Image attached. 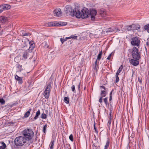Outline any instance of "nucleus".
I'll return each instance as SVG.
<instances>
[{
  "label": "nucleus",
  "instance_id": "obj_1",
  "mask_svg": "<svg viewBox=\"0 0 149 149\" xmlns=\"http://www.w3.org/2000/svg\"><path fill=\"white\" fill-rule=\"evenodd\" d=\"M23 137L27 140L29 141L31 139L33 136V132L31 130L26 129L23 132Z\"/></svg>",
  "mask_w": 149,
  "mask_h": 149
},
{
  "label": "nucleus",
  "instance_id": "obj_2",
  "mask_svg": "<svg viewBox=\"0 0 149 149\" xmlns=\"http://www.w3.org/2000/svg\"><path fill=\"white\" fill-rule=\"evenodd\" d=\"M27 141L23 136H20L16 137L15 139V143L17 146H22Z\"/></svg>",
  "mask_w": 149,
  "mask_h": 149
},
{
  "label": "nucleus",
  "instance_id": "obj_3",
  "mask_svg": "<svg viewBox=\"0 0 149 149\" xmlns=\"http://www.w3.org/2000/svg\"><path fill=\"white\" fill-rule=\"evenodd\" d=\"M132 57L134 59H139L141 58L140 54L137 48L134 47L132 49Z\"/></svg>",
  "mask_w": 149,
  "mask_h": 149
},
{
  "label": "nucleus",
  "instance_id": "obj_4",
  "mask_svg": "<svg viewBox=\"0 0 149 149\" xmlns=\"http://www.w3.org/2000/svg\"><path fill=\"white\" fill-rule=\"evenodd\" d=\"M80 17L83 19L88 18L90 16V13L88 9L84 8L81 10L80 13Z\"/></svg>",
  "mask_w": 149,
  "mask_h": 149
},
{
  "label": "nucleus",
  "instance_id": "obj_5",
  "mask_svg": "<svg viewBox=\"0 0 149 149\" xmlns=\"http://www.w3.org/2000/svg\"><path fill=\"white\" fill-rule=\"evenodd\" d=\"M48 26L49 27L53 26H60L65 25V22H57L56 21L51 22H48L47 24Z\"/></svg>",
  "mask_w": 149,
  "mask_h": 149
},
{
  "label": "nucleus",
  "instance_id": "obj_6",
  "mask_svg": "<svg viewBox=\"0 0 149 149\" xmlns=\"http://www.w3.org/2000/svg\"><path fill=\"white\" fill-rule=\"evenodd\" d=\"M51 84L49 83L46 87L44 93V96L45 98L47 99L49 98Z\"/></svg>",
  "mask_w": 149,
  "mask_h": 149
},
{
  "label": "nucleus",
  "instance_id": "obj_7",
  "mask_svg": "<svg viewBox=\"0 0 149 149\" xmlns=\"http://www.w3.org/2000/svg\"><path fill=\"white\" fill-rule=\"evenodd\" d=\"M140 42L139 38L135 37L132 38L131 43L133 45L138 46L140 45Z\"/></svg>",
  "mask_w": 149,
  "mask_h": 149
},
{
  "label": "nucleus",
  "instance_id": "obj_8",
  "mask_svg": "<svg viewBox=\"0 0 149 149\" xmlns=\"http://www.w3.org/2000/svg\"><path fill=\"white\" fill-rule=\"evenodd\" d=\"M80 12L77 8H75L72 9V13L71 16H75L77 18H80Z\"/></svg>",
  "mask_w": 149,
  "mask_h": 149
},
{
  "label": "nucleus",
  "instance_id": "obj_9",
  "mask_svg": "<svg viewBox=\"0 0 149 149\" xmlns=\"http://www.w3.org/2000/svg\"><path fill=\"white\" fill-rule=\"evenodd\" d=\"M90 13L91 20L92 21H94L95 19V16L97 13V11L95 9H92L90 10Z\"/></svg>",
  "mask_w": 149,
  "mask_h": 149
},
{
  "label": "nucleus",
  "instance_id": "obj_10",
  "mask_svg": "<svg viewBox=\"0 0 149 149\" xmlns=\"http://www.w3.org/2000/svg\"><path fill=\"white\" fill-rule=\"evenodd\" d=\"M72 9L70 6H67L66 7L65 13L67 15H71Z\"/></svg>",
  "mask_w": 149,
  "mask_h": 149
},
{
  "label": "nucleus",
  "instance_id": "obj_11",
  "mask_svg": "<svg viewBox=\"0 0 149 149\" xmlns=\"http://www.w3.org/2000/svg\"><path fill=\"white\" fill-rule=\"evenodd\" d=\"M54 16L59 17L62 15V12L61 10L59 8H58L54 10Z\"/></svg>",
  "mask_w": 149,
  "mask_h": 149
},
{
  "label": "nucleus",
  "instance_id": "obj_12",
  "mask_svg": "<svg viewBox=\"0 0 149 149\" xmlns=\"http://www.w3.org/2000/svg\"><path fill=\"white\" fill-rule=\"evenodd\" d=\"M139 59H132L130 60V63L134 66H136L139 64Z\"/></svg>",
  "mask_w": 149,
  "mask_h": 149
},
{
  "label": "nucleus",
  "instance_id": "obj_13",
  "mask_svg": "<svg viewBox=\"0 0 149 149\" xmlns=\"http://www.w3.org/2000/svg\"><path fill=\"white\" fill-rule=\"evenodd\" d=\"M1 9H0V13H1L4 10H8L11 8V6L9 5L4 4L1 6Z\"/></svg>",
  "mask_w": 149,
  "mask_h": 149
},
{
  "label": "nucleus",
  "instance_id": "obj_14",
  "mask_svg": "<svg viewBox=\"0 0 149 149\" xmlns=\"http://www.w3.org/2000/svg\"><path fill=\"white\" fill-rule=\"evenodd\" d=\"M131 31H134L139 29L140 28L139 25L136 24H132L130 25Z\"/></svg>",
  "mask_w": 149,
  "mask_h": 149
},
{
  "label": "nucleus",
  "instance_id": "obj_15",
  "mask_svg": "<svg viewBox=\"0 0 149 149\" xmlns=\"http://www.w3.org/2000/svg\"><path fill=\"white\" fill-rule=\"evenodd\" d=\"M99 13L100 15L102 17H104L107 15V13L105 10L104 9H101L100 10Z\"/></svg>",
  "mask_w": 149,
  "mask_h": 149
},
{
  "label": "nucleus",
  "instance_id": "obj_16",
  "mask_svg": "<svg viewBox=\"0 0 149 149\" xmlns=\"http://www.w3.org/2000/svg\"><path fill=\"white\" fill-rule=\"evenodd\" d=\"M15 79L18 81L19 84H22L23 83L22 79V78L19 77L16 74L15 75Z\"/></svg>",
  "mask_w": 149,
  "mask_h": 149
},
{
  "label": "nucleus",
  "instance_id": "obj_17",
  "mask_svg": "<svg viewBox=\"0 0 149 149\" xmlns=\"http://www.w3.org/2000/svg\"><path fill=\"white\" fill-rule=\"evenodd\" d=\"M8 20L7 17L2 16L0 17V21L2 23H4Z\"/></svg>",
  "mask_w": 149,
  "mask_h": 149
},
{
  "label": "nucleus",
  "instance_id": "obj_18",
  "mask_svg": "<svg viewBox=\"0 0 149 149\" xmlns=\"http://www.w3.org/2000/svg\"><path fill=\"white\" fill-rule=\"evenodd\" d=\"M107 94V92L106 90H101L100 92L101 96L104 97L106 96Z\"/></svg>",
  "mask_w": 149,
  "mask_h": 149
},
{
  "label": "nucleus",
  "instance_id": "obj_19",
  "mask_svg": "<svg viewBox=\"0 0 149 149\" xmlns=\"http://www.w3.org/2000/svg\"><path fill=\"white\" fill-rule=\"evenodd\" d=\"M30 45V48L31 49H33L35 47V44L33 41H31L29 42Z\"/></svg>",
  "mask_w": 149,
  "mask_h": 149
},
{
  "label": "nucleus",
  "instance_id": "obj_20",
  "mask_svg": "<svg viewBox=\"0 0 149 149\" xmlns=\"http://www.w3.org/2000/svg\"><path fill=\"white\" fill-rule=\"evenodd\" d=\"M28 55L29 54L27 52H24L22 56L23 58H22V59L24 60L26 59L28 56Z\"/></svg>",
  "mask_w": 149,
  "mask_h": 149
},
{
  "label": "nucleus",
  "instance_id": "obj_21",
  "mask_svg": "<svg viewBox=\"0 0 149 149\" xmlns=\"http://www.w3.org/2000/svg\"><path fill=\"white\" fill-rule=\"evenodd\" d=\"M31 110V109H29V110L25 114L24 117L25 118L28 117L30 114V111Z\"/></svg>",
  "mask_w": 149,
  "mask_h": 149
},
{
  "label": "nucleus",
  "instance_id": "obj_22",
  "mask_svg": "<svg viewBox=\"0 0 149 149\" xmlns=\"http://www.w3.org/2000/svg\"><path fill=\"white\" fill-rule=\"evenodd\" d=\"M102 55V50H101V51H100L99 53L98 54L97 56V60L98 61H100Z\"/></svg>",
  "mask_w": 149,
  "mask_h": 149
},
{
  "label": "nucleus",
  "instance_id": "obj_23",
  "mask_svg": "<svg viewBox=\"0 0 149 149\" xmlns=\"http://www.w3.org/2000/svg\"><path fill=\"white\" fill-rule=\"evenodd\" d=\"M40 114V111L39 109H38L36 113V114L35 116L34 117V119L35 120L37 119L39 115Z\"/></svg>",
  "mask_w": 149,
  "mask_h": 149
},
{
  "label": "nucleus",
  "instance_id": "obj_24",
  "mask_svg": "<svg viewBox=\"0 0 149 149\" xmlns=\"http://www.w3.org/2000/svg\"><path fill=\"white\" fill-rule=\"evenodd\" d=\"M1 146H0V149H5L6 147V145L3 142H1Z\"/></svg>",
  "mask_w": 149,
  "mask_h": 149
},
{
  "label": "nucleus",
  "instance_id": "obj_25",
  "mask_svg": "<svg viewBox=\"0 0 149 149\" xmlns=\"http://www.w3.org/2000/svg\"><path fill=\"white\" fill-rule=\"evenodd\" d=\"M63 100L65 103L68 104L69 102V98L68 97H64Z\"/></svg>",
  "mask_w": 149,
  "mask_h": 149
},
{
  "label": "nucleus",
  "instance_id": "obj_26",
  "mask_svg": "<svg viewBox=\"0 0 149 149\" xmlns=\"http://www.w3.org/2000/svg\"><path fill=\"white\" fill-rule=\"evenodd\" d=\"M123 68V66L122 65H121L120 66V67H119V69H118V70L117 71V73H116V74L119 75V74L120 72L122 70Z\"/></svg>",
  "mask_w": 149,
  "mask_h": 149
},
{
  "label": "nucleus",
  "instance_id": "obj_27",
  "mask_svg": "<svg viewBox=\"0 0 149 149\" xmlns=\"http://www.w3.org/2000/svg\"><path fill=\"white\" fill-rule=\"evenodd\" d=\"M143 28L145 30L147 31L148 32H149V24L145 25Z\"/></svg>",
  "mask_w": 149,
  "mask_h": 149
},
{
  "label": "nucleus",
  "instance_id": "obj_28",
  "mask_svg": "<svg viewBox=\"0 0 149 149\" xmlns=\"http://www.w3.org/2000/svg\"><path fill=\"white\" fill-rule=\"evenodd\" d=\"M108 98L107 97L104 98L103 99L104 101V102L106 106H107L109 104L108 103L107 99Z\"/></svg>",
  "mask_w": 149,
  "mask_h": 149
},
{
  "label": "nucleus",
  "instance_id": "obj_29",
  "mask_svg": "<svg viewBox=\"0 0 149 149\" xmlns=\"http://www.w3.org/2000/svg\"><path fill=\"white\" fill-rule=\"evenodd\" d=\"M109 140H108L107 142L106 145L104 146V149H107L109 147Z\"/></svg>",
  "mask_w": 149,
  "mask_h": 149
},
{
  "label": "nucleus",
  "instance_id": "obj_30",
  "mask_svg": "<svg viewBox=\"0 0 149 149\" xmlns=\"http://www.w3.org/2000/svg\"><path fill=\"white\" fill-rule=\"evenodd\" d=\"M113 106L111 104H110V108H109V111H110V115H111V113L113 111Z\"/></svg>",
  "mask_w": 149,
  "mask_h": 149
},
{
  "label": "nucleus",
  "instance_id": "obj_31",
  "mask_svg": "<svg viewBox=\"0 0 149 149\" xmlns=\"http://www.w3.org/2000/svg\"><path fill=\"white\" fill-rule=\"evenodd\" d=\"M113 91H111V92L110 94V97H109V104H111V100H112V92Z\"/></svg>",
  "mask_w": 149,
  "mask_h": 149
},
{
  "label": "nucleus",
  "instance_id": "obj_32",
  "mask_svg": "<svg viewBox=\"0 0 149 149\" xmlns=\"http://www.w3.org/2000/svg\"><path fill=\"white\" fill-rule=\"evenodd\" d=\"M125 29L127 31H131L130 25L127 26L125 27Z\"/></svg>",
  "mask_w": 149,
  "mask_h": 149
},
{
  "label": "nucleus",
  "instance_id": "obj_33",
  "mask_svg": "<svg viewBox=\"0 0 149 149\" xmlns=\"http://www.w3.org/2000/svg\"><path fill=\"white\" fill-rule=\"evenodd\" d=\"M5 100L3 98L0 99V104L3 105L5 104Z\"/></svg>",
  "mask_w": 149,
  "mask_h": 149
},
{
  "label": "nucleus",
  "instance_id": "obj_34",
  "mask_svg": "<svg viewBox=\"0 0 149 149\" xmlns=\"http://www.w3.org/2000/svg\"><path fill=\"white\" fill-rule=\"evenodd\" d=\"M47 124L45 125L43 127V131L44 133H45L46 131V129L47 128Z\"/></svg>",
  "mask_w": 149,
  "mask_h": 149
},
{
  "label": "nucleus",
  "instance_id": "obj_35",
  "mask_svg": "<svg viewBox=\"0 0 149 149\" xmlns=\"http://www.w3.org/2000/svg\"><path fill=\"white\" fill-rule=\"evenodd\" d=\"M47 115L45 113H43L41 115V118L42 119H46L47 118Z\"/></svg>",
  "mask_w": 149,
  "mask_h": 149
},
{
  "label": "nucleus",
  "instance_id": "obj_36",
  "mask_svg": "<svg viewBox=\"0 0 149 149\" xmlns=\"http://www.w3.org/2000/svg\"><path fill=\"white\" fill-rule=\"evenodd\" d=\"M54 141H51V143L50 145V148H53V146H54Z\"/></svg>",
  "mask_w": 149,
  "mask_h": 149
},
{
  "label": "nucleus",
  "instance_id": "obj_37",
  "mask_svg": "<svg viewBox=\"0 0 149 149\" xmlns=\"http://www.w3.org/2000/svg\"><path fill=\"white\" fill-rule=\"evenodd\" d=\"M112 117V116L111 115H110V117L109 118V120L108 122V123L109 124H110L111 123Z\"/></svg>",
  "mask_w": 149,
  "mask_h": 149
},
{
  "label": "nucleus",
  "instance_id": "obj_38",
  "mask_svg": "<svg viewBox=\"0 0 149 149\" xmlns=\"http://www.w3.org/2000/svg\"><path fill=\"white\" fill-rule=\"evenodd\" d=\"M118 74H116V83H117L119 81V77H118Z\"/></svg>",
  "mask_w": 149,
  "mask_h": 149
},
{
  "label": "nucleus",
  "instance_id": "obj_39",
  "mask_svg": "<svg viewBox=\"0 0 149 149\" xmlns=\"http://www.w3.org/2000/svg\"><path fill=\"white\" fill-rule=\"evenodd\" d=\"M69 138L72 141H73V136L72 134H71L69 136Z\"/></svg>",
  "mask_w": 149,
  "mask_h": 149
},
{
  "label": "nucleus",
  "instance_id": "obj_40",
  "mask_svg": "<svg viewBox=\"0 0 149 149\" xmlns=\"http://www.w3.org/2000/svg\"><path fill=\"white\" fill-rule=\"evenodd\" d=\"M66 40H67L66 39V38L65 39H63L62 38H61L60 39V40L62 44L64 42L66 41Z\"/></svg>",
  "mask_w": 149,
  "mask_h": 149
},
{
  "label": "nucleus",
  "instance_id": "obj_41",
  "mask_svg": "<svg viewBox=\"0 0 149 149\" xmlns=\"http://www.w3.org/2000/svg\"><path fill=\"white\" fill-rule=\"evenodd\" d=\"M72 91L73 92H75V86L74 85H73L71 87Z\"/></svg>",
  "mask_w": 149,
  "mask_h": 149
},
{
  "label": "nucleus",
  "instance_id": "obj_42",
  "mask_svg": "<svg viewBox=\"0 0 149 149\" xmlns=\"http://www.w3.org/2000/svg\"><path fill=\"white\" fill-rule=\"evenodd\" d=\"M94 129L95 130V132H96L97 133H98V131L97 130V128L95 127V122H94Z\"/></svg>",
  "mask_w": 149,
  "mask_h": 149
},
{
  "label": "nucleus",
  "instance_id": "obj_43",
  "mask_svg": "<svg viewBox=\"0 0 149 149\" xmlns=\"http://www.w3.org/2000/svg\"><path fill=\"white\" fill-rule=\"evenodd\" d=\"M103 97L101 96L100 97V99L99 100V102L100 103H101L102 102V98Z\"/></svg>",
  "mask_w": 149,
  "mask_h": 149
},
{
  "label": "nucleus",
  "instance_id": "obj_44",
  "mask_svg": "<svg viewBox=\"0 0 149 149\" xmlns=\"http://www.w3.org/2000/svg\"><path fill=\"white\" fill-rule=\"evenodd\" d=\"M112 53L110 54L108 57L107 58V59L108 60H110L111 58V56Z\"/></svg>",
  "mask_w": 149,
  "mask_h": 149
},
{
  "label": "nucleus",
  "instance_id": "obj_45",
  "mask_svg": "<svg viewBox=\"0 0 149 149\" xmlns=\"http://www.w3.org/2000/svg\"><path fill=\"white\" fill-rule=\"evenodd\" d=\"M113 31V29H108V30L106 31V32H112Z\"/></svg>",
  "mask_w": 149,
  "mask_h": 149
},
{
  "label": "nucleus",
  "instance_id": "obj_46",
  "mask_svg": "<svg viewBox=\"0 0 149 149\" xmlns=\"http://www.w3.org/2000/svg\"><path fill=\"white\" fill-rule=\"evenodd\" d=\"M101 89H103L104 90H106V88L104 86H100Z\"/></svg>",
  "mask_w": 149,
  "mask_h": 149
},
{
  "label": "nucleus",
  "instance_id": "obj_47",
  "mask_svg": "<svg viewBox=\"0 0 149 149\" xmlns=\"http://www.w3.org/2000/svg\"><path fill=\"white\" fill-rule=\"evenodd\" d=\"M29 34V33H25L23 34L22 35L24 36H28Z\"/></svg>",
  "mask_w": 149,
  "mask_h": 149
},
{
  "label": "nucleus",
  "instance_id": "obj_48",
  "mask_svg": "<svg viewBox=\"0 0 149 149\" xmlns=\"http://www.w3.org/2000/svg\"><path fill=\"white\" fill-rule=\"evenodd\" d=\"M93 68L95 69V70H96L97 69V65H95V64L94 65H93Z\"/></svg>",
  "mask_w": 149,
  "mask_h": 149
},
{
  "label": "nucleus",
  "instance_id": "obj_49",
  "mask_svg": "<svg viewBox=\"0 0 149 149\" xmlns=\"http://www.w3.org/2000/svg\"><path fill=\"white\" fill-rule=\"evenodd\" d=\"M72 38L74 39H77V36H72Z\"/></svg>",
  "mask_w": 149,
  "mask_h": 149
},
{
  "label": "nucleus",
  "instance_id": "obj_50",
  "mask_svg": "<svg viewBox=\"0 0 149 149\" xmlns=\"http://www.w3.org/2000/svg\"><path fill=\"white\" fill-rule=\"evenodd\" d=\"M78 89L79 90L80 88V82H78Z\"/></svg>",
  "mask_w": 149,
  "mask_h": 149
},
{
  "label": "nucleus",
  "instance_id": "obj_51",
  "mask_svg": "<svg viewBox=\"0 0 149 149\" xmlns=\"http://www.w3.org/2000/svg\"><path fill=\"white\" fill-rule=\"evenodd\" d=\"M71 38H72V36H70L69 37H67V38H66V39L67 40V39H70Z\"/></svg>",
  "mask_w": 149,
  "mask_h": 149
},
{
  "label": "nucleus",
  "instance_id": "obj_52",
  "mask_svg": "<svg viewBox=\"0 0 149 149\" xmlns=\"http://www.w3.org/2000/svg\"><path fill=\"white\" fill-rule=\"evenodd\" d=\"M146 45L148 46L149 45V42H148V41L146 42Z\"/></svg>",
  "mask_w": 149,
  "mask_h": 149
},
{
  "label": "nucleus",
  "instance_id": "obj_53",
  "mask_svg": "<svg viewBox=\"0 0 149 149\" xmlns=\"http://www.w3.org/2000/svg\"><path fill=\"white\" fill-rule=\"evenodd\" d=\"M17 67L18 68H20L22 67V66L21 65H18L17 66Z\"/></svg>",
  "mask_w": 149,
  "mask_h": 149
},
{
  "label": "nucleus",
  "instance_id": "obj_54",
  "mask_svg": "<svg viewBox=\"0 0 149 149\" xmlns=\"http://www.w3.org/2000/svg\"><path fill=\"white\" fill-rule=\"evenodd\" d=\"M97 60H96L95 62V65H97Z\"/></svg>",
  "mask_w": 149,
  "mask_h": 149
},
{
  "label": "nucleus",
  "instance_id": "obj_55",
  "mask_svg": "<svg viewBox=\"0 0 149 149\" xmlns=\"http://www.w3.org/2000/svg\"><path fill=\"white\" fill-rule=\"evenodd\" d=\"M139 81L141 83V81L140 79H139Z\"/></svg>",
  "mask_w": 149,
  "mask_h": 149
},
{
  "label": "nucleus",
  "instance_id": "obj_56",
  "mask_svg": "<svg viewBox=\"0 0 149 149\" xmlns=\"http://www.w3.org/2000/svg\"><path fill=\"white\" fill-rule=\"evenodd\" d=\"M53 149V148H50V149Z\"/></svg>",
  "mask_w": 149,
  "mask_h": 149
},
{
  "label": "nucleus",
  "instance_id": "obj_57",
  "mask_svg": "<svg viewBox=\"0 0 149 149\" xmlns=\"http://www.w3.org/2000/svg\"><path fill=\"white\" fill-rule=\"evenodd\" d=\"M19 71H21V70H19Z\"/></svg>",
  "mask_w": 149,
  "mask_h": 149
},
{
  "label": "nucleus",
  "instance_id": "obj_58",
  "mask_svg": "<svg viewBox=\"0 0 149 149\" xmlns=\"http://www.w3.org/2000/svg\"><path fill=\"white\" fill-rule=\"evenodd\" d=\"M46 43H47V42H46L45 43V44H46Z\"/></svg>",
  "mask_w": 149,
  "mask_h": 149
}]
</instances>
